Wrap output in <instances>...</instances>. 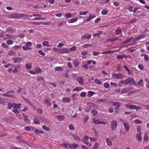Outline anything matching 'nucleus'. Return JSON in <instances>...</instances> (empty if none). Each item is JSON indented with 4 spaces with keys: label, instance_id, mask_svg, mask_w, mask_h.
<instances>
[{
    "label": "nucleus",
    "instance_id": "obj_58",
    "mask_svg": "<svg viewBox=\"0 0 149 149\" xmlns=\"http://www.w3.org/2000/svg\"><path fill=\"white\" fill-rule=\"evenodd\" d=\"M41 71V69L40 68H38L36 69L35 71V73H38Z\"/></svg>",
    "mask_w": 149,
    "mask_h": 149
},
{
    "label": "nucleus",
    "instance_id": "obj_26",
    "mask_svg": "<svg viewBox=\"0 0 149 149\" xmlns=\"http://www.w3.org/2000/svg\"><path fill=\"white\" fill-rule=\"evenodd\" d=\"M112 104L113 106H115L117 107H119L120 103L118 102H113Z\"/></svg>",
    "mask_w": 149,
    "mask_h": 149
},
{
    "label": "nucleus",
    "instance_id": "obj_20",
    "mask_svg": "<svg viewBox=\"0 0 149 149\" xmlns=\"http://www.w3.org/2000/svg\"><path fill=\"white\" fill-rule=\"evenodd\" d=\"M108 99L107 98H103L102 99H98L97 100V102L99 103H105L106 102Z\"/></svg>",
    "mask_w": 149,
    "mask_h": 149
},
{
    "label": "nucleus",
    "instance_id": "obj_13",
    "mask_svg": "<svg viewBox=\"0 0 149 149\" xmlns=\"http://www.w3.org/2000/svg\"><path fill=\"white\" fill-rule=\"evenodd\" d=\"M123 125L126 132H128L130 127L129 124L128 123L124 122L123 123Z\"/></svg>",
    "mask_w": 149,
    "mask_h": 149
},
{
    "label": "nucleus",
    "instance_id": "obj_27",
    "mask_svg": "<svg viewBox=\"0 0 149 149\" xmlns=\"http://www.w3.org/2000/svg\"><path fill=\"white\" fill-rule=\"evenodd\" d=\"M57 118L60 121L63 120L64 119V117L63 115H58L56 116Z\"/></svg>",
    "mask_w": 149,
    "mask_h": 149
},
{
    "label": "nucleus",
    "instance_id": "obj_24",
    "mask_svg": "<svg viewBox=\"0 0 149 149\" xmlns=\"http://www.w3.org/2000/svg\"><path fill=\"white\" fill-rule=\"evenodd\" d=\"M78 19V18L76 17L75 18L72 19L68 20V22L69 23H72L76 22Z\"/></svg>",
    "mask_w": 149,
    "mask_h": 149
},
{
    "label": "nucleus",
    "instance_id": "obj_16",
    "mask_svg": "<svg viewBox=\"0 0 149 149\" xmlns=\"http://www.w3.org/2000/svg\"><path fill=\"white\" fill-rule=\"evenodd\" d=\"M136 139L140 142L142 140V138L141 137V133H139L137 134L136 136Z\"/></svg>",
    "mask_w": 149,
    "mask_h": 149
},
{
    "label": "nucleus",
    "instance_id": "obj_9",
    "mask_svg": "<svg viewBox=\"0 0 149 149\" xmlns=\"http://www.w3.org/2000/svg\"><path fill=\"white\" fill-rule=\"evenodd\" d=\"M32 45V43L31 42H28L25 44L26 47L23 46V48L24 50H29L31 49L29 47L31 46Z\"/></svg>",
    "mask_w": 149,
    "mask_h": 149
},
{
    "label": "nucleus",
    "instance_id": "obj_1",
    "mask_svg": "<svg viewBox=\"0 0 149 149\" xmlns=\"http://www.w3.org/2000/svg\"><path fill=\"white\" fill-rule=\"evenodd\" d=\"M128 84H129L130 85L132 84L135 85V82L133 77H129L125 80H122L120 81L119 82L118 86L119 87H121L123 86V84L126 85Z\"/></svg>",
    "mask_w": 149,
    "mask_h": 149
},
{
    "label": "nucleus",
    "instance_id": "obj_30",
    "mask_svg": "<svg viewBox=\"0 0 149 149\" xmlns=\"http://www.w3.org/2000/svg\"><path fill=\"white\" fill-rule=\"evenodd\" d=\"M95 94V93L93 92L92 91H89L88 92L87 96L89 97H91L93 94Z\"/></svg>",
    "mask_w": 149,
    "mask_h": 149
},
{
    "label": "nucleus",
    "instance_id": "obj_45",
    "mask_svg": "<svg viewBox=\"0 0 149 149\" xmlns=\"http://www.w3.org/2000/svg\"><path fill=\"white\" fill-rule=\"evenodd\" d=\"M54 70L55 71H58L63 70L62 67H57L55 68H54Z\"/></svg>",
    "mask_w": 149,
    "mask_h": 149
},
{
    "label": "nucleus",
    "instance_id": "obj_31",
    "mask_svg": "<svg viewBox=\"0 0 149 149\" xmlns=\"http://www.w3.org/2000/svg\"><path fill=\"white\" fill-rule=\"evenodd\" d=\"M138 20V18H134V19H132L129 22L130 23L132 24L136 22Z\"/></svg>",
    "mask_w": 149,
    "mask_h": 149
},
{
    "label": "nucleus",
    "instance_id": "obj_63",
    "mask_svg": "<svg viewBox=\"0 0 149 149\" xmlns=\"http://www.w3.org/2000/svg\"><path fill=\"white\" fill-rule=\"evenodd\" d=\"M13 43V41L10 40H8V41H7V43L9 45L12 44Z\"/></svg>",
    "mask_w": 149,
    "mask_h": 149
},
{
    "label": "nucleus",
    "instance_id": "obj_38",
    "mask_svg": "<svg viewBox=\"0 0 149 149\" xmlns=\"http://www.w3.org/2000/svg\"><path fill=\"white\" fill-rule=\"evenodd\" d=\"M92 45L90 44H86L82 46V48H86L89 47H92Z\"/></svg>",
    "mask_w": 149,
    "mask_h": 149
},
{
    "label": "nucleus",
    "instance_id": "obj_61",
    "mask_svg": "<svg viewBox=\"0 0 149 149\" xmlns=\"http://www.w3.org/2000/svg\"><path fill=\"white\" fill-rule=\"evenodd\" d=\"M2 46L4 47L7 48H8V46L6 45V44H5L4 43H3L2 44Z\"/></svg>",
    "mask_w": 149,
    "mask_h": 149
},
{
    "label": "nucleus",
    "instance_id": "obj_4",
    "mask_svg": "<svg viewBox=\"0 0 149 149\" xmlns=\"http://www.w3.org/2000/svg\"><path fill=\"white\" fill-rule=\"evenodd\" d=\"M21 104H16V106H15V107H13L12 111L15 113H20V111L18 110V109H20L21 108L20 106H21Z\"/></svg>",
    "mask_w": 149,
    "mask_h": 149
},
{
    "label": "nucleus",
    "instance_id": "obj_7",
    "mask_svg": "<svg viewBox=\"0 0 149 149\" xmlns=\"http://www.w3.org/2000/svg\"><path fill=\"white\" fill-rule=\"evenodd\" d=\"M93 120L94 123L97 124H105L106 123L104 121H102L100 118L95 119L94 118L93 119Z\"/></svg>",
    "mask_w": 149,
    "mask_h": 149
},
{
    "label": "nucleus",
    "instance_id": "obj_42",
    "mask_svg": "<svg viewBox=\"0 0 149 149\" xmlns=\"http://www.w3.org/2000/svg\"><path fill=\"white\" fill-rule=\"evenodd\" d=\"M98 143L97 142H96L95 143V146H93V149H98Z\"/></svg>",
    "mask_w": 149,
    "mask_h": 149
},
{
    "label": "nucleus",
    "instance_id": "obj_15",
    "mask_svg": "<svg viewBox=\"0 0 149 149\" xmlns=\"http://www.w3.org/2000/svg\"><path fill=\"white\" fill-rule=\"evenodd\" d=\"M126 106L127 108H129L131 109H135L136 108V105H131L130 104H126Z\"/></svg>",
    "mask_w": 149,
    "mask_h": 149
},
{
    "label": "nucleus",
    "instance_id": "obj_43",
    "mask_svg": "<svg viewBox=\"0 0 149 149\" xmlns=\"http://www.w3.org/2000/svg\"><path fill=\"white\" fill-rule=\"evenodd\" d=\"M69 129L71 130H75L74 127L72 124H71L69 125Z\"/></svg>",
    "mask_w": 149,
    "mask_h": 149
},
{
    "label": "nucleus",
    "instance_id": "obj_64",
    "mask_svg": "<svg viewBox=\"0 0 149 149\" xmlns=\"http://www.w3.org/2000/svg\"><path fill=\"white\" fill-rule=\"evenodd\" d=\"M82 149H89V148L86 146L82 145L81 146Z\"/></svg>",
    "mask_w": 149,
    "mask_h": 149
},
{
    "label": "nucleus",
    "instance_id": "obj_18",
    "mask_svg": "<svg viewBox=\"0 0 149 149\" xmlns=\"http://www.w3.org/2000/svg\"><path fill=\"white\" fill-rule=\"evenodd\" d=\"M16 104L13 103L12 104H10V103H9L8 104V107L9 109H11L12 107H14L16 106Z\"/></svg>",
    "mask_w": 149,
    "mask_h": 149
},
{
    "label": "nucleus",
    "instance_id": "obj_19",
    "mask_svg": "<svg viewBox=\"0 0 149 149\" xmlns=\"http://www.w3.org/2000/svg\"><path fill=\"white\" fill-rule=\"evenodd\" d=\"M80 62L78 61L77 60L74 59L73 63L74 65L76 67H78L80 64Z\"/></svg>",
    "mask_w": 149,
    "mask_h": 149
},
{
    "label": "nucleus",
    "instance_id": "obj_6",
    "mask_svg": "<svg viewBox=\"0 0 149 149\" xmlns=\"http://www.w3.org/2000/svg\"><path fill=\"white\" fill-rule=\"evenodd\" d=\"M117 127V121L116 120H112L111 123V127L112 130L115 131Z\"/></svg>",
    "mask_w": 149,
    "mask_h": 149
},
{
    "label": "nucleus",
    "instance_id": "obj_39",
    "mask_svg": "<svg viewBox=\"0 0 149 149\" xmlns=\"http://www.w3.org/2000/svg\"><path fill=\"white\" fill-rule=\"evenodd\" d=\"M36 111H37V113L38 114H41L43 112L42 110L40 109V108H38L36 109Z\"/></svg>",
    "mask_w": 149,
    "mask_h": 149
},
{
    "label": "nucleus",
    "instance_id": "obj_3",
    "mask_svg": "<svg viewBox=\"0 0 149 149\" xmlns=\"http://www.w3.org/2000/svg\"><path fill=\"white\" fill-rule=\"evenodd\" d=\"M89 137L86 135H85L84 136V138L82 140L83 142L87 146H92V143L89 142L88 141Z\"/></svg>",
    "mask_w": 149,
    "mask_h": 149
},
{
    "label": "nucleus",
    "instance_id": "obj_28",
    "mask_svg": "<svg viewBox=\"0 0 149 149\" xmlns=\"http://www.w3.org/2000/svg\"><path fill=\"white\" fill-rule=\"evenodd\" d=\"M91 37V35H87V34H86V35L82 36L81 38H82V37H83L84 39H90Z\"/></svg>",
    "mask_w": 149,
    "mask_h": 149
},
{
    "label": "nucleus",
    "instance_id": "obj_23",
    "mask_svg": "<svg viewBox=\"0 0 149 149\" xmlns=\"http://www.w3.org/2000/svg\"><path fill=\"white\" fill-rule=\"evenodd\" d=\"M14 63H15L21 62L22 61V59L20 58H17L14 60Z\"/></svg>",
    "mask_w": 149,
    "mask_h": 149
},
{
    "label": "nucleus",
    "instance_id": "obj_53",
    "mask_svg": "<svg viewBox=\"0 0 149 149\" xmlns=\"http://www.w3.org/2000/svg\"><path fill=\"white\" fill-rule=\"evenodd\" d=\"M69 50L70 51H75L76 50V47L73 46L72 47L70 48L69 49Z\"/></svg>",
    "mask_w": 149,
    "mask_h": 149
},
{
    "label": "nucleus",
    "instance_id": "obj_49",
    "mask_svg": "<svg viewBox=\"0 0 149 149\" xmlns=\"http://www.w3.org/2000/svg\"><path fill=\"white\" fill-rule=\"evenodd\" d=\"M45 102L48 104L49 105H50L51 103H50V100L49 98L45 99L44 100Z\"/></svg>",
    "mask_w": 149,
    "mask_h": 149
},
{
    "label": "nucleus",
    "instance_id": "obj_29",
    "mask_svg": "<svg viewBox=\"0 0 149 149\" xmlns=\"http://www.w3.org/2000/svg\"><path fill=\"white\" fill-rule=\"evenodd\" d=\"M123 68H125L127 71L128 72V74H132V72L130 71V70L128 69V68L126 65H124Z\"/></svg>",
    "mask_w": 149,
    "mask_h": 149
},
{
    "label": "nucleus",
    "instance_id": "obj_25",
    "mask_svg": "<svg viewBox=\"0 0 149 149\" xmlns=\"http://www.w3.org/2000/svg\"><path fill=\"white\" fill-rule=\"evenodd\" d=\"M106 142L108 146H111L112 144V143L111 140L109 138H106Z\"/></svg>",
    "mask_w": 149,
    "mask_h": 149
},
{
    "label": "nucleus",
    "instance_id": "obj_21",
    "mask_svg": "<svg viewBox=\"0 0 149 149\" xmlns=\"http://www.w3.org/2000/svg\"><path fill=\"white\" fill-rule=\"evenodd\" d=\"M127 57V56L124 54L121 55H118L117 56V58L119 60L122 59L124 58H126Z\"/></svg>",
    "mask_w": 149,
    "mask_h": 149
},
{
    "label": "nucleus",
    "instance_id": "obj_11",
    "mask_svg": "<svg viewBox=\"0 0 149 149\" xmlns=\"http://www.w3.org/2000/svg\"><path fill=\"white\" fill-rule=\"evenodd\" d=\"M59 52L61 53H68L69 52V50L67 48H61L59 50Z\"/></svg>",
    "mask_w": 149,
    "mask_h": 149
},
{
    "label": "nucleus",
    "instance_id": "obj_32",
    "mask_svg": "<svg viewBox=\"0 0 149 149\" xmlns=\"http://www.w3.org/2000/svg\"><path fill=\"white\" fill-rule=\"evenodd\" d=\"M133 39V38H127L126 40L123 43V44H125L127 42H130V41H131Z\"/></svg>",
    "mask_w": 149,
    "mask_h": 149
},
{
    "label": "nucleus",
    "instance_id": "obj_52",
    "mask_svg": "<svg viewBox=\"0 0 149 149\" xmlns=\"http://www.w3.org/2000/svg\"><path fill=\"white\" fill-rule=\"evenodd\" d=\"M104 87L106 88H108L110 87V84L108 83H105L104 84Z\"/></svg>",
    "mask_w": 149,
    "mask_h": 149
},
{
    "label": "nucleus",
    "instance_id": "obj_35",
    "mask_svg": "<svg viewBox=\"0 0 149 149\" xmlns=\"http://www.w3.org/2000/svg\"><path fill=\"white\" fill-rule=\"evenodd\" d=\"M70 98L68 97L64 98L63 99V102H70Z\"/></svg>",
    "mask_w": 149,
    "mask_h": 149
},
{
    "label": "nucleus",
    "instance_id": "obj_47",
    "mask_svg": "<svg viewBox=\"0 0 149 149\" xmlns=\"http://www.w3.org/2000/svg\"><path fill=\"white\" fill-rule=\"evenodd\" d=\"M42 128L43 129L46 131H49L50 129L49 128L47 127L45 125H44L42 126Z\"/></svg>",
    "mask_w": 149,
    "mask_h": 149
},
{
    "label": "nucleus",
    "instance_id": "obj_51",
    "mask_svg": "<svg viewBox=\"0 0 149 149\" xmlns=\"http://www.w3.org/2000/svg\"><path fill=\"white\" fill-rule=\"evenodd\" d=\"M88 12V11H84V12H80L79 13V14L81 15H84L87 14Z\"/></svg>",
    "mask_w": 149,
    "mask_h": 149
},
{
    "label": "nucleus",
    "instance_id": "obj_37",
    "mask_svg": "<svg viewBox=\"0 0 149 149\" xmlns=\"http://www.w3.org/2000/svg\"><path fill=\"white\" fill-rule=\"evenodd\" d=\"M34 122L35 124H39L40 122L39 120L36 117H35L34 120Z\"/></svg>",
    "mask_w": 149,
    "mask_h": 149
},
{
    "label": "nucleus",
    "instance_id": "obj_14",
    "mask_svg": "<svg viewBox=\"0 0 149 149\" xmlns=\"http://www.w3.org/2000/svg\"><path fill=\"white\" fill-rule=\"evenodd\" d=\"M78 146V144L73 143L70 144L68 146V147L71 149H76Z\"/></svg>",
    "mask_w": 149,
    "mask_h": 149
},
{
    "label": "nucleus",
    "instance_id": "obj_12",
    "mask_svg": "<svg viewBox=\"0 0 149 149\" xmlns=\"http://www.w3.org/2000/svg\"><path fill=\"white\" fill-rule=\"evenodd\" d=\"M77 81L79 83L82 85H83L84 84V79L82 77H79L77 79Z\"/></svg>",
    "mask_w": 149,
    "mask_h": 149
},
{
    "label": "nucleus",
    "instance_id": "obj_22",
    "mask_svg": "<svg viewBox=\"0 0 149 149\" xmlns=\"http://www.w3.org/2000/svg\"><path fill=\"white\" fill-rule=\"evenodd\" d=\"M74 138V139L77 141H80V138L78 136L76 135H74L73 134H71Z\"/></svg>",
    "mask_w": 149,
    "mask_h": 149
},
{
    "label": "nucleus",
    "instance_id": "obj_57",
    "mask_svg": "<svg viewBox=\"0 0 149 149\" xmlns=\"http://www.w3.org/2000/svg\"><path fill=\"white\" fill-rule=\"evenodd\" d=\"M117 70L119 71H120L121 70V67L120 65L118 64L117 66Z\"/></svg>",
    "mask_w": 149,
    "mask_h": 149
},
{
    "label": "nucleus",
    "instance_id": "obj_2",
    "mask_svg": "<svg viewBox=\"0 0 149 149\" xmlns=\"http://www.w3.org/2000/svg\"><path fill=\"white\" fill-rule=\"evenodd\" d=\"M25 16L24 15L20 13L12 14L9 15L8 17L11 19H17Z\"/></svg>",
    "mask_w": 149,
    "mask_h": 149
},
{
    "label": "nucleus",
    "instance_id": "obj_8",
    "mask_svg": "<svg viewBox=\"0 0 149 149\" xmlns=\"http://www.w3.org/2000/svg\"><path fill=\"white\" fill-rule=\"evenodd\" d=\"M87 105L88 107H89L90 109H92L93 107L94 108L98 109L99 107L98 105L97 104H95L93 103L89 102L87 103Z\"/></svg>",
    "mask_w": 149,
    "mask_h": 149
},
{
    "label": "nucleus",
    "instance_id": "obj_48",
    "mask_svg": "<svg viewBox=\"0 0 149 149\" xmlns=\"http://www.w3.org/2000/svg\"><path fill=\"white\" fill-rule=\"evenodd\" d=\"M15 54V52L14 51H11L9 52V53L8 54V55H9L10 56H12Z\"/></svg>",
    "mask_w": 149,
    "mask_h": 149
},
{
    "label": "nucleus",
    "instance_id": "obj_34",
    "mask_svg": "<svg viewBox=\"0 0 149 149\" xmlns=\"http://www.w3.org/2000/svg\"><path fill=\"white\" fill-rule=\"evenodd\" d=\"M141 56H144V58L145 60L146 61H148L149 59V58L146 54H141Z\"/></svg>",
    "mask_w": 149,
    "mask_h": 149
},
{
    "label": "nucleus",
    "instance_id": "obj_33",
    "mask_svg": "<svg viewBox=\"0 0 149 149\" xmlns=\"http://www.w3.org/2000/svg\"><path fill=\"white\" fill-rule=\"evenodd\" d=\"M95 81L96 84H97L99 85H100L102 83V82L100 80L97 79H95Z\"/></svg>",
    "mask_w": 149,
    "mask_h": 149
},
{
    "label": "nucleus",
    "instance_id": "obj_54",
    "mask_svg": "<svg viewBox=\"0 0 149 149\" xmlns=\"http://www.w3.org/2000/svg\"><path fill=\"white\" fill-rule=\"evenodd\" d=\"M108 13V11L107 10H103L102 11V13L103 15L107 14Z\"/></svg>",
    "mask_w": 149,
    "mask_h": 149
},
{
    "label": "nucleus",
    "instance_id": "obj_40",
    "mask_svg": "<svg viewBox=\"0 0 149 149\" xmlns=\"http://www.w3.org/2000/svg\"><path fill=\"white\" fill-rule=\"evenodd\" d=\"M122 32V30L119 28H118L116 29V33L117 35L121 33Z\"/></svg>",
    "mask_w": 149,
    "mask_h": 149
},
{
    "label": "nucleus",
    "instance_id": "obj_59",
    "mask_svg": "<svg viewBox=\"0 0 149 149\" xmlns=\"http://www.w3.org/2000/svg\"><path fill=\"white\" fill-rule=\"evenodd\" d=\"M24 121L25 122H27L28 121V118L27 116H24Z\"/></svg>",
    "mask_w": 149,
    "mask_h": 149
},
{
    "label": "nucleus",
    "instance_id": "obj_60",
    "mask_svg": "<svg viewBox=\"0 0 149 149\" xmlns=\"http://www.w3.org/2000/svg\"><path fill=\"white\" fill-rule=\"evenodd\" d=\"M65 16L66 17L68 18H70L72 17V15L70 13H68L65 15Z\"/></svg>",
    "mask_w": 149,
    "mask_h": 149
},
{
    "label": "nucleus",
    "instance_id": "obj_62",
    "mask_svg": "<svg viewBox=\"0 0 149 149\" xmlns=\"http://www.w3.org/2000/svg\"><path fill=\"white\" fill-rule=\"evenodd\" d=\"M133 6H131L129 7V8H128V10H129V11L130 12H132L133 11Z\"/></svg>",
    "mask_w": 149,
    "mask_h": 149
},
{
    "label": "nucleus",
    "instance_id": "obj_5",
    "mask_svg": "<svg viewBox=\"0 0 149 149\" xmlns=\"http://www.w3.org/2000/svg\"><path fill=\"white\" fill-rule=\"evenodd\" d=\"M112 77L115 79H121L123 77V76L121 73H119L117 74H113Z\"/></svg>",
    "mask_w": 149,
    "mask_h": 149
},
{
    "label": "nucleus",
    "instance_id": "obj_10",
    "mask_svg": "<svg viewBox=\"0 0 149 149\" xmlns=\"http://www.w3.org/2000/svg\"><path fill=\"white\" fill-rule=\"evenodd\" d=\"M9 93H10V94H14V92L13 91H8L6 93H4L2 95L4 96H7L8 97H12V96H13V95L12 94H9Z\"/></svg>",
    "mask_w": 149,
    "mask_h": 149
},
{
    "label": "nucleus",
    "instance_id": "obj_44",
    "mask_svg": "<svg viewBox=\"0 0 149 149\" xmlns=\"http://www.w3.org/2000/svg\"><path fill=\"white\" fill-rule=\"evenodd\" d=\"M70 145L68 143H63L61 144L62 146L63 147H64L65 148H66L67 146Z\"/></svg>",
    "mask_w": 149,
    "mask_h": 149
},
{
    "label": "nucleus",
    "instance_id": "obj_50",
    "mask_svg": "<svg viewBox=\"0 0 149 149\" xmlns=\"http://www.w3.org/2000/svg\"><path fill=\"white\" fill-rule=\"evenodd\" d=\"M118 40V38L117 37H114L113 38H111L109 39V40L110 41H115V40Z\"/></svg>",
    "mask_w": 149,
    "mask_h": 149
},
{
    "label": "nucleus",
    "instance_id": "obj_17",
    "mask_svg": "<svg viewBox=\"0 0 149 149\" xmlns=\"http://www.w3.org/2000/svg\"><path fill=\"white\" fill-rule=\"evenodd\" d=\"M120 49H118V50H109L106 52H104L102 53H101L102 54H110L113 53L115 51H118L120 50Z\"/></svg>",
    "mask_w": 149,
    "mask_h": 149
},
{
    "label": "nucleus",
    "instance_id": "obj_41",
    "mask_svg": "<svg viewBox=\"0 0 149 149\" xmlns=\"http://www.w3.org/2000/svg\"><path fill=\"white\" fill-rule=\"evenodd\" d=\"M147 133H146L144 134V136L143 137V140L145 141H147L148 139Z\"/></svg>",
    "mask_w": 149,
    "mask_h": 149
},
{
    "label": "nucleus",
    "instance_id": "obj_55",
    "mask_svg": "<svg viewBox=\"0 0 149 149\" xmlns=\"http://www.w3.org/2000/svg\"><path fill=\"white\" fill-rule=\"evenodd\" d=\"M127 90L125 88H123L122 89L121 91V93H127Z\"/></svg>",
    "mask_w": 149,
    "mask_h": 149
},
{
    "label": "nucleus",
    "instance_id": "obj_56",
    "mask_svg": "<svg viewBox=\"0 0 149 149\" xmlns=\"http://www.w3.org/2000/svg\"><path fill=\"white\" fill-rule=\"evenodd\" d=\"M38 52L39 54L43 56H45V53L42 52V51L41 50H39Z\"/></svg>",
    "mask_w": 149,
    "mask_h": 149
},
{
    "label": "nucleus",
    "instance_id": "obj_36",
    "mask_svg": "<svg viewBox=\"0 0 149 149\" xmlns=\"http://www.w3.org/2000/svg\"><path fill=\"white\" fill-rule=\"evenodd\" d=\"M91 112L93 115H96L97 114L98 112L96 110L94 109Z\"/></svg>",
    "mask_w": 149,
    "mask_h": 149
},
{
    "label": "nucleus",
    "instance_id": "obj_46",
    "mask_svg": "<svg viewBox=\"0 0 149 149\" xmlns=\"http://www.w3.org/2000/svg\"><path fill=\"white\" fill-rule=\"evenodd\" d=\"M88 119V117L87 115H86L84 116V123H87Z\"/></svg>",
    "mask_w": 149,
    "mask_h": 149
}]
</instances>
